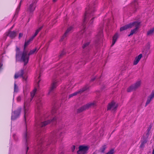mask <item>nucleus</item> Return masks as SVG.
<instances>
[{"label": "nucleus", "mask_w": 154, "mask_h": 154, "mask_svg": "<svg viewBox=\"0 0 154 154\" xmlns=\"http://www.w3.org/2000/svg\"><path fill=\"white\" fill-rule=\"evenodd\" d=\"M42 27L41 26L39 28L36 30L34 35L29 40L25 41L24 51L23 53L20 51V49L18 48H16V60L17 61H23L24 62V65H25L28 61V55L27 54V51L26 49V48L29 44L30 42L33 40L34 38L36 36L38 32L42 29Z\"/></svg>", "instance_id": "obj_1"}, {"label": "nucleus", "mask_w": 154, "mask_h": 154, "mask_svg": "<svg viewBox=\"0 0 154 154\" xmlns=\"http://www.w3.org/2000/svg\"><path fill=\"white\" fill-rule=\"evenodd\" d=\"M36 88L31 93V98L30 99H27L25 97L24 107L23 111L24 113V119L25 124V128L24 130L23 133V139L25 142L26 145L29 142V134L27 132V129L26 125V120L27 119V116H28L29 110V106L30 105L29 103L32 101L34 97L36 91Z\"/></svg>", "instance_id": "obj_2"}, {"label": "nucleus", "mask_w": 154, "mask_h": 154, "mask_svg": "<svg viewBox=\"0 0 154 154\" xmlns=\"http://www.w3.org/2000/svg\"><path fill=\"white\" fill-rule=\"evenodd\" d=\"M94 8L89 5L86 8L85 12V14L83 20V23L82 24V30L78 34L79 36L82 33L85 29V23L88 22V24L91 25L92 24L94 21Z\"/></svg>", "instance_id": "obj_3"}, {"label": "nucleus", "mask_w": 154, "mask_h": 154, "mask_svg": "<svg viewBox=\"0 0 154 154\" xmlns=\"http://www.w3.org/2000/svg\"><path fill=\"white\" fill-rule=\"evenodd\" d=\"M28 70V68L24 66L21 70L15 73L14 76V79H17L19 77H22L23 81H26L27 78L26 74Z\"/></svg>", "instance_id": "obj_4"}, {"label": "nucleus", "mask_w": 154, "mask_h": 154, "mask_svg": "<svg viewBox=\"0 0 154 154\" xmlns=\"http://www.w3.org/2000/svg\"><path fill=\"white\" fill-rule=\"evenodd\" d=\"M36 105L35 106V112L38 115L41 109L42 103L40 98H37L36 100Z\"/></svg>", "instance_id": "obj_5"}, {"label": "nucleus", "mask_w": 154, "mask_h": 154, "mask_svg": "<svg viewBox=\"0 0 154 154\" xmlns=\"http://www.w3.org/2000/svg\"><path fill=\"white\" fill-rule=\"evenodd\" d=\"M131 24H134L132 26V28L134 27L135 28L134 29L131 30L130 34L128 35V36L132 35L133 34L136 33L139 27L140 22H135L131 23Z\"/></svg>", "instance_id": "obj_6"}, {"label": "nucleus", "mask_w": 154, "mask_h": 154, "mask_svg": "<svg viewBox=\"0 0 154 154\" xmlns=\"http://www.w3.org/2000/svg\"><path fill=\"white\" fill-rule=\"evenodd\" d=\"M45 116L43 118H42L40 119V120L39 122H37L36 124L35 125H39L40 126L42 127L45 126L50 122V121H47L45 119Z\"/></svg>", "instance_id": "obj_7"}, {"label": "nucleus", "mask_w": 154, "mask_h": 154, "mask_svg": "<svg viewBox=\"0 0 154 154\" xmlns=\"http://www.w3.org/2000/svg\"><path fill=\"white\" fill-rule=\"evenodd\" d=\"M96 102H93L90 103L86 104L85 105L82 107L80 109H79L78 111L79 112H81L84 110L88 109L90 107H94L96 105Z\"/></svg>", "instance_id": "obj_8"}, {"label": "nucleus", "mask_w": 154, "mask_h": 154, "mask_svg": "<svg viewBox=\"0 0 154 154\" xmlns=\"http://www.w3.org/2000/svg\"><path fill=\"white\" fill-rule=\"evenodd\" d=\"M88 148L86 146H81L79 147V150L77 152V154H85L87 153Z\"/></svg>", "instance_id": "obj_9"}, {"label": "nucleus", "mask_w": 154, "mask_h": 154, "mask_svg": "<svg viewBox=\"0 0 154 154\" xmlns=\"http://www.w3.org/2000/svg\"><path fill=\"white\" fill-rule=\"evenodd\" d=\"M57 86V81L56 80L54 81L51 84V87L48 92V94L49 95H51L55 88Z\"/></svg>", "instance_id": "obj_10"}, {"label": "nucleus", "mask_w": 154, "mask_h": 154, "mask_svg": "<svg viewBox=\"0 0 154 154\" xmlns=\"http://www.w3.org/2000/svg\"><path fill=\"white\" fill-rule=\"evenodd\" d=\"M21 108L18 109L17 110L12 113L11 119L14 120L17 118L19 116Z\"/></svg>", "instance_id": "obj_11"}, {"label": "nucleus", "mask_w": 154, "mask_h": 154, "mask_svg": "<svg viewBox=\"0 0 154 154\" xmlns=\"http://www.w3.org/2000/svg\"><path fill=\"white\" fill-rule=\"evenodd\" d=\"M88 88V87L85 86V87H84L83 88L80 89L79 91L75 92L72 94H70L69 96V98H70L72 97L73 96H75L76 95H77V94H81L82 92H83V91L87 90Z\"/></svg>", "instance_id": "obj_12"}, {"label": "nucleus", "mask_w": 154, "mask_h": 154, "mask_svg": "<svg viewBox=\"0 0 154 154\" xmlns=\"http://www.w3.org/2000/svg\"><path fill=\"white\" fill-rule=\"evenodd\" d=\"M118 105L115 102L113 101L109 103L108 106V110H115L117 107Z\"/></svg>", "instance_id": "obj_13"}, {"label": "nucleus", "mask_w": 154, "mask_h": 154, "mask_svg": "<svg viewBox=\"0 0 154 154\" xmlns=\"http://www.w3.org/2000/svg\"><path fill=\"white\" fill-rule=\"evenodd\" d=\"M40 72L39 70L36 71V76L35 77V81L36 82V87L38 86V83L40 81Z\"/></svg>", "instance_id": "obj_14"}, {"label": "nucleus", "mask_w": 154, "mask_h": 154, "mask_svg": "<svg viewBox=\"0 0 154 154\" xmlns=\"http://www.w3.org/2000/svg\"><path fill=\"white\" fill-rule=\"evenodd\" d=\"M103 37L102 34V28H101L99 30V32L96 35V38L97 40L101 41Z\"/></svg>", "instance_id": "obj_15"}, {"label": "nucleus", "mask_w": 154, "mask_h": 154, "mask_svg": "<svg viewBox=\"0 0 154 154\" xmlns=\"http://www.w3.org/2000/svg\"><path fill=\"white\" fill-rule=\"evenodd\" d=\"M36 2L35 1H33L32 3L30 5L28 8V11L30 12L34 11L35 8Z\"/></svg>", "instance_id": "obj_16"}, {"label": "nucleus", "mask_w": 154, "mask_h": 154, "mask_svg": "<svg viewBox=\"0 0 154 154\" xmlns=\"http://www.w3.org/2000/svg\"><path fill=\"white\" fill-rule=\"evenodd\" d=\"M73 29V27L72 26H70L68 27L66 31V32L62 36V38L61 39V41H63V39H64V38L66 37L67 34L69 33V32H71Z\"/></svg>", "instance_id": "obj_17"}, {"label": "nucleus", "mask_w": 154, "mask_h": 154, "mask_svg": "<svg viewBox=\"0 0 154 154\" xmlns=\"http://www.w3.org/2000/svg\"><path fill=\"white\" fill-rule=\"evenodd\" d=\"M154 97V90L153 91L151 94L148 97L147 99L146 103V106L148 104H149L151 100Z\"/></svg>", "instance_id": "obj_18"}, {"label": "nucleus", "mask_w": 154, "mask_h": 154, "mask_svg": "<svg viewBox=\"0 0 154 154\" xmlns=\"http://www.w3.org/2000/svg\"><path fill=\"white\" fill-rule=\"evenodd\" d=\"M133 25H134V24H131V23L126 25L120 28V31H122L128 28H132Z\"/></svg>", "instance_id": "obj_19"}, {"label": "nucleus", "mask_w": 154, "mask_h": 154, "mask_svg": "<svg viewBox=\"0 0 154 154\" xmlns=\"http://www.w3.org/2000/svg\"><path fill=\"white\" fill-rule=\"evenodd\" d=\"M7 35L9 36L12 38L15 37L16 35V32L15 31H12L9 30L7 33Z\"/></svg>", "instance_id": "obj_20"}, {"label": "nucleus", "mask_w": 154, "mask_h": 154, "mask_svg": "<svg viewBox=\"0 0 154 154\" xmlns=\"http://www.w3.org/2000/svg\"><path fill=\"white\" fill-rule=\"evenodd\" d=\"M142 57V55L141 54L139 55L137 57H136L134 62V65H136L137 64V63L139 62V60Z\"/></svg>", "instance_id": "obj_21"}, {"label": "nucleus", "mask_w": 154, "mask_h": 154, "mask_svg": "<svg viewBox=\"0 0 154 154\" xmlns=\"http://www.w3.org/2000/svg\"><path fill=\"white\" fill-rule=\"evenodd\" d=\"M154 34V27L150 29L147 32L146 35L148 36L152 35Z\"/></svg>", "instance_id": "obj_22"}, {"label": "nucleus", "mask_w": 154, "mask_h": 154, "mask_svg": "<svg viewBox=\"0 0 154 154\" xmlns=\"http://www.w3.org/2000/svg\"><path fill=\"white\" fill-rule=\"evenodd\" d=\"M118 34L117 33H116L114 35V36L113 37L112 40V43L111 45V47L115 43L117 39L118 38Z\"/></svg>", "instance_id": "obj_23"}, {"label": "nucleus", "mask_w": 154, "mask_h": 154, "mask_svg": "<svg viewBox=\"0 0 154 154\" xmlns=\"http://www.w3.org/2000/svg\"><path fill=\"white\" fill-rule=\"evenodd\" d=\"M149 134V130H148L147 131V133L146 134V135L145 136V137L144 140L143 141L140 145V147H143L144 146V143H146L147 141V140L146 139V138L148 137V135Z\"/></svg>", "instance_id": "obj_24"}, {"label": "nucleus", "mask_w": 154, "mask_h": 154, "mask_svg": "<svg viewBox=\"0 0 154 154\" xmlns=\"http://www.w3.org/2000/svg\"><path fill=\"white\" fill-rule=\"evenodd\" d=\"M60 133L59 132H57L56 131H54L51 134L50 136L51 138L54 137H58V135H60Z\"/></svg>", "instance_id": "obj_25"}, {"label": "nucleus", "mask_w": 154, "mask_h": 154, "mask_svg": "<svg viewBox=\"0 0 154 154\" xmlns=\"http://www.w3.org/2000/svg\"><path fill=\"white\" fill-rule=\"evenodd\" d=\"M141 84V81H138L134 85H132L133 88L135 89L140 87Z\"/></svg>", "instance_id": "obj_26"}, {"label": "nucleus", "mask_w": 154, "mask_h": 154, "mask_svg": "<svg viewBox=\"0 0 154 154\" xmlns=\"http://www.w3.org/2000/svg\"><path fill=\"white\" fill-rule=\"evenodd\" d=\"M69 87L67 86L65 87H62L61 90V91L63 93L66 92V93H68V90L69 89Z\"/></svg>", "instance_id": "obj_27"}, {"label": "nucleus", "mask_w": 154, "mask_h": 154, "mask_svg": "<svg viewBox=\"0 0 154 154\" xmlns=\"http://www.w3.org/2000/svg\"><path fill=\"white\" fill-rule=\"evenodd\" d=\"M38 50L37 48H35L33 50H31L28 54V52L27 51V54L28 55V58H29V55L33 54L36 53L37 52Z\"/></svg>", "instance_id": "obj_28"}, {"label": "nucleus", "mask_w": 154, "mask_h": 154, "mask_svg": "<svg viewBox=\"0 0 154 154\" xmlns=\"http://www.w3.org/2000/svg\"><path fill=\"white\" fill-rule=\"evenodd\" d=\"M131 5L133 7H134L135 9H137V7L138 2L137 0H135L131 3Z\"/></svg>", "instance_id": "obj_29"}, {"label": "nucleus", "mask_w": 154, "mask_h": 154, "mask_svg": "<svg viewBox=\"0 0 154 154\" xmlns=\"http://www.w3.org/2000/svg\"><path fill=\"white\" fill-rule=\"evenodd\" d=\"M19 91L18 86L16 85L15 83L14 84V92L15 93H17Z\"/></svg>", "instance_id": "obj_30"}, {"label": "nucleus", "mask_w": 154, "mask_h": 154, "mask_svg": "<svg viewBox=\"0 0 154 154\" xmlns=\"http://www.w3.org/2000/svg\"><path fill=\"white\" fill-rule=\"evenodd\" d=\"M23 98V95H21L19 96L17 98V102H20L21 100Z\"/></svg>", "instance_id": "obj_31"}, {"label": "nucleus", "mask_w": 154, "mask_h": 154, "mask_svg": "<svg viewBox=\"0 0 154 154\" xmlns=\"http://www.w3.org/2000/svg\"><path fill=\"white\" fill-rule=\"evenodd\" d=\"M133 90H135L133 88V87H132V85L131 87H129L127 89V91L128 92H130L131 91Z\"/></svg>", "instance_id": "obj_32"}, {"label": "nucleus", "mask_w": 154, "mask_h": 154, "mask_svg": "<svg viewBox=\"0 0 154 154\" xmlns=\"http://www.w3.org/2000/svg\"><path fill=\"white\" fill-rule=\"evenodd\" d=\"M106 149V146H103L101 148L100 150V152H104Z\"/></svg>", "instance_id": "obj_33"}, {"label": "nucleus", "mask_w": 154, "mask_h": 154, "mask_svg": "<svg viewBox=\"0 0 154 154\" xmlns=\"http://www.w3.org/2000/svg\"><path fill=\"white\" fill-rule=\"evenodd\" d=\"M89 44V42H87L84 45L82 46V48L84 49L86 48L88 45Z\"/></svg>", "instance_id": "obj_34"}, {"label": "nucleus", "mask_w": 154, "mask_h": 154, "mask_svg": "<svg viewBox=\"0 0 154 154\" xmlns=\"http://www.w3.org/2000/svg\"><path fill=\"white\" fill-rule=\"evenodd\" d=\"M21 1L20 2V5H19V6L17 7V8L16 9V13H17L19 10L20 8V5H21Z\"/></svg>", "instance_id": "obj_35"}, {"label": "nucleus", "mask_w": 154, "mask_h": 154, "mask_svg": "<svg viewBox=\"0 0 154 154\" xmlns=\"http://www.w3.org/2000/svg\"><path fill=\"white\" fill-rule=\"evenodd\" d=\"M13 137H14V139L15 140H17V136H16V134H14L13 135Z\"/></svg>", "instance_id": "obj_36"}, {"label": "nucleus", "mask_w": 154, "mask_h": 154, "mask_svg": "<svg viewBox=\"0 0 154 154\" xmlns=\"http://www.w3.org/2000/svg\"><path fill=\"white\" fill-rule=\"evenodd\" d=\"M57 119L56 117H54L51 120V122H54Z\"/></svg>", "instance_id": "obj_37"}, {"label": "nucleus", "mask_w": 154, "mask_h": 154, "mask_svg": "<svg viewBox=\"0 0 154 154\" xmlns=\"http://www.w3.org/2000/svg\"><path fill=\"white\" fill-rule=\"evenodd\" d=\"M75 146H73L72 147V152H73L75 149Z\"/></svg>", "instance_id": "obj_38"}, {"label": "nucleus", "mask_w": 154, "mask_h": 154, "mask_svg": "<svg viewBox=\"0 0 154 154\" xmlns=\"http://www.w3.org/2000/svg\"><path fill=\"white\" fill-rule=\"evenodd\" d=\"M23 33H20L19 34V38H20L21 37L23 36Z\"/></svg>", "instance_id": "obj_39"}, {"label": "nucleus", "mask_w": 154, "mask_h": 154, "mask_svg": "<svg viewBox=\"0 0 154 154\" xmlns=\"http://www.w3.org/2000/svg\"><path fill=\"white\" fill-rule=\"evenodd\" d=\"M2 63H1L0 64V71H1V70L2 69Z\"/></svg>", "instance_id": "obj_40"}, {"label": "nucleus", "mask_w": 154, "mask_h": 154, "mask_svg": "<svg viewBox=\"0 0 154 154\" xmlns=\"http://www.w3.org/2000/svg\"><path fill=\"white\" fill-rule=\"evenodd\" d=\"M25 90L24 89V90H23V93H24V96L25 95Z\"/></svg>", "instance_id": "obj_41"}, {"label": "nucleus", "mask_w": 154, "mask_h": 154, "mask_svg": "<svg viewBox=\"0 0 154 154\" xmlns=\"http://www.w3.org/2000/svg\"><path fill=\"white\" fill-rule=\"evenodd\" d=\"M152 154H154V148L153 149Z\"/></svg>", "instance_id": "obj_42"}, {"label": "nucleus", "mask_w": 154, "mask_h": 154, "mask_svg": "<svg viewBox=\"0 0 154 154\" xmlns=\"http://www.w3.org/2000/svg\"><path fill=\"white\" fill-rule=\"evenodd\" d=\"M28 147H27V149H26V152H27V151H28Z\"/></svg>", "instance_id": "obj_43"}, {"label": "nucleus", "mask_w": 154, "mask_h": 154, "mask_svg": "<svg viewBox=\"0 0 154 154\" xmlns=\"http://www.w3.org/2000/svg\"><path fill=\"white\" fill-rule=\"evenodd\" d=\"M42 142V141H40L39 142V143H38L39 144H40V143H41Z\"/></svg>", "instance_id": "obj_44"}, {"label": "nucleus", "mask_w": 154, "mask_h": 154, "mask_svg": "<svg viewBox=\"0 0 154 154\" xmlns=\"http://www.w3.org/2000/svg\"><path fill=\"white\" fill-rule=\"evenodd\" d=\"M57 0H53V2H56Z\"/></svg>", "instance_id": "obj_45"}]
</instances>
